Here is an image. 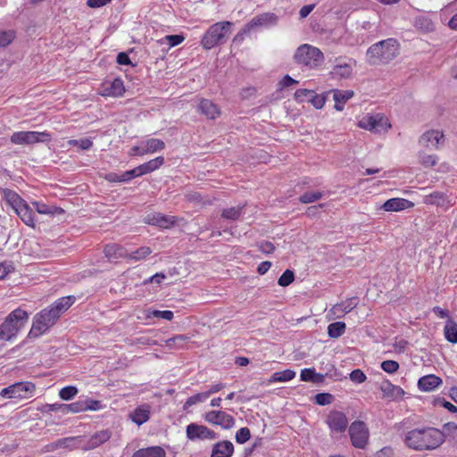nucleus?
Returning <instances> with one entry per match:
<instances>
[{
  "label": "nucleus",
  "instance_id": "obj_37",
  "mask_svg": "<svg viewBox=\"0 0 457 457\" xmlns=\"http://www.w3.org/2000/svg\"><path fill=\"white\" fill-rule=\"evenodd\" d=\"M295 377V372L292 370H285L282 371H277L272 374L270 378L268 380L270 384L275 382H287L293 379Z\"/></svg>",
  "mask_w": 457,
  "mask_h": 457
},
{
  "label": "nucleus",
  "instance_id": "obj_24",
  "mask_svg": "<svg viewBox=\"0 0 457 457\" xmlns=\"http://www.w3.org/2000/svg\"><path fill=\"white\" fill-rule=\"evenodd\" d=\"M151 407L148 404H142L136 408L129 417L138 426L145 423L150 418Z\"/></svg>",
  "mask_w": 457,
  "mask_h": 457
},
{
  "label": "nucleus",
  "instance_id": "obj_64",
  "mask_svg": "<svg viewBox=\"0 0 457 457\" xmlns=\"http://www.w3.org/2000/svg\"><path fill=\"white\" fill-rule=\"evenodd\" d=\"M437 404L442 405L445 409H447L449 411L454 413L457 412V407L453 405L452 403L445 400V399H439L437 400Z\"/></svg>",
  "mask_w": 457,
  "mask_h": 457
},
{
  "label": "nucleus",
  "instance_id": "obj_34",
  "mask_svg": "<svg viewBox=\"0 0 457 457\" xmlns=\"http://www.w3.org/2000/svg\"><path fill=\"white\" fill-rule=\"evenodd\" d=\"M137 177H139V174H138L137 169L136 167L130 170H127V171L121 173L120 175H118L116 173H110V174H108L107 179L109 181H112V182H124V181L131 180L132 179L137 178Z\"/></svg>",
  "mask_w": 457,
  "mask_h": 457
},
{
  "label": "nucleus",
  "instance_id": "obj_45",
  "mask_svg": "<svg viewBox=\"0 0 457 457\" xmlns=\"http://www.w3.org/2000/svg\"><path fill=\"white\" fill-rule=\"evenodd\" d=\"M62 407L71 412H80L87 410V401H78L70 404H63Z\"/></svg>",
  "mask_w": 457,
  "mask_h": 457
},
{
  "label": "nucleus",
  "instance_id": "obj_22",
  "mask_svg": "<svg viewBox=\"0 0 457 457\" xmlns=\"http://www.w3.org/2000/svg\"><path fill=\"white\" fill-rule=\"evenodd\" d=\"M233 453V444L230 441L223 440L213 445L211 457H231Z\"/></svg>",
  "mask_w": 457,
  "mask_h": 457
},
{
  "label": "nucleus",
  "instance_id": "obj_9",
  "mask_svg": "<svg viewBox=\"0 0 457 457\" xmlns=\"http://www.w3.org/2000/svg\"><path fill=\"white\" fill-rule=\"evenodd\" d=\"M51 139V134L47 131H18L11 136V142L15 145H32L46 142Z\"/></svg>",
  "mask_w": 457,
  "mask_h": 457
},
{
  "label": "nucleus",
  "instance_id": "obj_3",
  "mask_svg": "<svg viewBox=\"0 0 457 457\" xmlns=\"http://www.w3.org/2000/svg\"><path fill=\"white\" fill-rule=\"evenodd\" d=\"M29 320L26 311L17 308L5 318L0 325V339L4 342L11 341Z\"/></svg>",
  "mask_w": 457,
  "mask_h": 457
},
{
  "label": "nucleus",
  "instance_id": "obj_4",
  "mask_svg": "<svg viewBox=\"0 0 457 457\" xmlns=\"http://www.w3.org/2000/svg\"><path fill=\"white\" fill-rule=\"evenodd\" d=\"M397 54V41L394 38H388L372 45L367 51V57L372 64L385 63L393 60Z\"/></svg>",
  "mask_w": 457,
  "mask_h": 457
},
{
  "label": "nucleus",
  "instance_id": "obj_28",
  "mask_svg": "<svg viewBox=\"0 0 457 457\" xmlns=\"http://www.w3.org/2000/svg\"><path fill=\"white\" fill-rule=\"evenodd\" d=\"M104 253L105 257L109 260H115L119 258H127L128 253L126 249L117 244H109L104 246Z\"/></svg>",
  "mask_w": 457,
  "mask_h": 457
},
{
  "label": "nucleus",
  "instance_id": "obj_16",
  "mask_svg": "<svg viewBox=\"0 0 457 457\" xmlns=\"http://www.w3.org/2000/svg\"><path fill=\"white\" fill-rule=\"evenodd\" d=\"M328 428L334 433H343L348 426V419L345 414L339 411H332L326 420Z\"/></svg>",
  "mask_w": 457,
  "mask_h": 457
},
{
  "label": "nucleus",
  "instance_id": "obj_47",
  "mask_svg": "<svg viewBox=\"0 0 457 457\" xmlns=\"http://www.w3.org/2000/svg\"><path fill=\"white\" fill-rule=\"evenodd\" d=\"M77 394H78L77 387H75L73 386H68L60 390L59 396L62 400L69 401V400L72 399Z\"/></svg>",
  "mask_w": 457,
  "mask_h": 457
},
{
  "label": "nucleus",
  "instance_id": "obj_13",
  "mask_svg": "<svg viewBox=\"0 0 457 457\" xmlns=\"http://www.w3.org/2000/svg\"><path fill=\"white\" fill-rule=\"evenodd\" d=\"M179 218L171 215H165L161 212H153L144 218V222L161 228H170L177 224Z\"/></svg>",
  "mask_w": 457,
  "mask_h": 457
},
{
  "label": "nucleus",
  "instance_id": "obj_10",
  "mask_svg": "<svg viewBox=\"0 0 457 457\" xmlns=\"http://www.w3.org/2000/svg\"><path fill=\"white\" fill-rule=\"evenodd\" d=\"M352 445L355 448L364 449L369 441V429L363 421H353L349 427Z\"/></svg>",
  "mask_w": 457,
  "mask_h": 457
},
{
  "label": "nucleus",
  "instance_id": "obj_31",
  "mask_svg": "<svg viewBox=\"0 0 457 457\" xmlns=\"http://www.w3.org/2000/svg\"><path fill=\"white\" fill-rule=\"evenodd\" d=\"M132 457H166V453L161 446H150L137 450Z\"/></svg>",
  "mask_w": 457,
  "mask_h": 457
},
{
  "label": "nucleus",
  "instance_id": "obj_12",
  "mask_svg": "<svg viewBox=\"0 0 457 457\" xmlns=\"http://www.w3.org/2000/svg\"><path fill=\"white\" fill-rule=\"evenodd\" d=\"M187 437L191 441L195 440H213L217 438V434L204 425L190 423L186 429Z\"/></svg>",
  "mask_w": 457,
  "mask_h": 457
},
{
  "label": "nucleus",
  "instance_id": "obj_25",
  "mask_svg": "<svg viewBox=\"0 0 457 457\" xmlns=\"http://www.w3.org/2000/svg\"><path fill=\"white\" fill-rule=\"evenodd\" d=\"M184 40H185V37L183 35H167V36L156 40L155 44L159 46H163L165 44L169 45L168 48L162 50V55L161 58L164 59L167 52L169 51V49L170 47H174L176 46L180 45L181 43L184 42Z\"/></svg>",
  "mask_w": 457,
  "mask_h": 457
},
{
  "label": "nucleus",
  "instance_id": "obj_43",
  "mask_svg": "<svg viewBox=\"0 0 457 457\" xmlns=\"http://www.w3.org/2000/svg\"><path fill=\"white\" fill-rule=\"evenodd\" d=\"M243 208H244V205H237L236 207H230L228 209H224L221 216L227 220H237L242 213Z\"/></svg>",
  "mask_w": 457,
  "mask_h": 457
},
{
  "label": "nucleus",
  "instance_id": "obj_62",
  "mask_svg": "<svg viewBox=\"0 0 457 457\" xmlns=\"http://www.w3.org/2000/svg\"><path fill=\"white\" fill-rule=\"evenodd\" d=\"M298 81L291 78L289 75H286L279 82V86L281 88L287 87L291 85H296Z\"/></svg>",
  "mask_w": 457,
  "mask_h": 457
},
{
  "label": "nucleus",
  "instance_id": "obj_41",
  "mask_svg": "<svg viewBox=\"0 0 457 457\" xmlns=\"http://www.w3.org/2000/svg\"><path fill=\"white\" fill-rule=\"evenodd\" d=\"M187 337L185 335H177L165 341L166 345L170 349H179L184 346V344L187 340Z\"/></svg>",
  "mask_w": 457,
  "mask_h": 457
},
{
  "label": "nucleus",
  "instance_id": "obj_19",
  "mask_svg": "<svg viewBox=\"0 0 457 457\" xmlns=\"http://www.w3.org/2000/svg\"><path fill=\"white\" fill-rule=\"evenodd\" d=\"M441 140H444L443 132L432 129L427 131L420 137V144L428 148H436Z\"/></svg>",
  "mask_w": 457,
  "mask_h": 457
},
{
  "label": "nucleus",
  "instance_id": "obj_21",
  "mask_svg": "<svg viewBox=\"0 0 457 457\" xmlns=\"http://www.w3.org/2000/svg\"><path fill=\"white\" fill-rule=\"evenodd\" d=\"M198 111L210 120H214L220 115L219 106L209 99H202L200 101Z\"/></svg>",
  "mask_w": 457,
  "mask_h": 457
},
{
  "label": "nucleus",
  "instance_id": "obj_33",
  "mask_svg": "<svg viewBox=\"0 0 457 457\" xmlns=\"http://www.w3.org/2000/svg\"><path fill=\"white\" fill-rule=\"evenodd\" d=\"M356 62L353 61L349 63L337 64L333 67L332 74L335 77L341 79H347L353 73V65H355Z\"/></svg>",
  "mask_w": 457,
  "mask_h": 457
},
{
  "label": "nucleus",
  "instance_id": "obj_49",
  "mask_svg": "<svg viewBox=\"0 0 457 457\" xmlns=\"http://www.w3.org/2000/svg\"><path fill=\"white\" fill-rule=\"evenodd\" d=\"M313 94V90L300 88L297 89L294 94V98L297 103H303L305 100L310 99V96Z\"/></svg>",
  "mask_w": 457,
  "mask_h": 457
},
{
  "label": "nucleus",
  "instance_id": "obj_61",
  "mask_svg": "<svg viewBox=\"0 0 457 457\" xmlns=\"http://www.w3.org/2000/svg\"><path fill=\"white\" fill-rule=\"evenodd\" d=\"M14 270V267L11 262L0 263V279H3L8 273Z\"/></svg>",
  "mask_w": 457,
  "mask_h": 457
},
{
  "label": "nucleus",
  "instance_id": "obj_17",
  "mask_svg": "<svg viewBox=\"0 0 457 457\" xmlns=\"http://www.w3.org/2000/svg\"><path fill=\"white\" fill-rule=\"evenodd\" d=\"M277 21V17L274 13H262L253 17L249 22L245 25V31H252L256 28L273 24Z\"/></svg>",
  "mask_w": 457,
  "mask_h": 457
},
{
  "label": "nucleus",
  "instance_id": "obj_48",
  "mask_svg": "<svg viewBox=\"0 0 457 457\" xmlns=\"http://www.w3.org/2000/svg\"><path fill=\"white\" fill-rule=\"evenodd\" d=\"M295 279V274L290 270H286L283 274L279 277L278 284L281 287L289 286Z\"/></svg>",
  "mask_w": 457,
  "mask_h": 457
},
{
  "label": "nucleus",
  "instance_id": "obj_42",
  "mask_svg": "<svg viewBox=\"0 0 457 457\" xmlns=\"http://www.w3.org/2000/svg\"><path fill=\"white\" fill-rule=\"evenodd\" d=\"M208 398H209V396H208V394H206V392H203V393H199L195 395H192V396L188 397L187 400L186 401V403H184L183 410L187 411L189 407H191L196 403H203Z\"/></svg>",
  "mask_w": 457,
  "mask_h": 457
},
{
  "label": "nucleus",
  "instance_id": "obj_55",
  "mask_svg": "<svg viewBox=\"0 0 457 457\" xmlns=\"http://www.w3.org/2000/svg\"><path fill=\"white\" fill-rule=\"evenodd\" d=\"M324 196H326L324 191H312L304 193L302 196H300L299 200H320Z\"/></svg>",
  "mask_w": 457,
  "mask_h": 457
},
{
  "label": "nucleus",
  "instance_id": "obj_14",
  "mask_svg": "<svg viewBox=\"0 0 457 457\" xmlns=\"http://www.w3.org/2000/svg\"><path fill=\"white\" fill-rule=\"evenodd\" d=\"M125 92L123 80L120 78H115L112 80L104 81L99 88V95L102 96L119 97Z\"/></svg>",
  "mask_w": 457,
  "mask_h": 457
},
{
  "label": "nucleus",
  "instance_id": "obj_15",
  "mask_svg": "<svg viewBox=\"0 0 457 457\" xmlns=\"http://www.w3.org/2000/svg\"><path fill=\"white\" fill-rule=\"evenodd\" d=\"M204 420L214 425L220 426L224 429H229L235 425V419L222 411H211L205 413Z\"/></svg>",
  "mask_w": 457,
  "mask_h": 457
},
{
  "label": "nucleus",
  "instance_id": "obj_5",
  "mask_svg": "<svg viewBox=\"0 0 457 457\" xmlns=\"http://www.w3.org/2000/svg\"><path fill=\"white\" fill-rule=\"evenodd\" d=\"M232 25L233 23L230 21H219L210 26L202 37V46L210 50L218 45L223 44L231 33Z\"/></svg>",
  "mask_w": 457,
  "mask_h": 457
},
{
  "label": "nucleus",
  "instance_id": "obj_40",
  "mask_svg": "<svg viewBox=\"0 0 457 457\" xmlns=\"http://www.w3.org/2000/svg\"><path fill=\"white\" fill-rule=\"evenodd\" d=\"M301 379L303 381L320 382L323 379V375L316 373L314 370L303 369L301 371Z\"/></svg>",
  "mask_w": 457,
  "mask_h": 457
},
{
  "label": "nucleus",
  "instance_id": "obj_20",
  "mask_svg": "<svg viewBox=\"0 0 457 457\" xmlns=\"http://www.w3.org/2000/svg\"><path fill=\"white\" fill-rule=\"evenodd\" d=\"M358 304V300L355 297L347 299L346 301H344L340 303L335 304L331 310L330 312L336 317V318H342L346 313L350 312L352 310H353Z\"/></svg>",
  "mask_w": 457,
  "mask_h": 457
},
{
  "label": "nucleus",
  "instance_id": "obj_27",
  "mask_svg": "<svg viewBox=\"0 0 457 457\" xmlns=\"http://www.w3.org/2000/svg\"><path fill=\"white\" fill-rule=\"evenodd\" d=\"M441 383L442 379L436 375H427L419 379L418 387L421 391L428 392L437 387Z\"/></svg>",
  "mask_w": 457,
  "mask_h": 457
},
{
  "label": "nucleus",
  "instance_id": "obj_51",
  "mask_svg": "<svg viewBox=\"0 0 457 457\" xmlns=\"http://www.w3.org/2000/svg\"><path fill=\"white\" fill-rule=\"evenodd\" d=\"M309 102L316 109H321L326 103V97L322 95L315 94V92L313 91V94L310 96Z\"/></svg>",
  "mask_w": 457,
  "mask_h": 457
},
{
  "label": "nucleus",
  "instance_id": "obj_18",
  "mask_svg": "<svg viewBox=\"0 0 457 457\" xmlns=\"http://www.w3.org/2000/svg\"><path fill=\"white\" fill-rule=\"evenodd\" d=\"M111 438V432L109 430H101L95 433L89 437L85 445L81 446L84 451L93 450Z\"/></svg>",
  "mask_w": 457,
  "mask_h": 457
},
{
  "label": "nucleus",
  "instance_id": "obj_38",
  "mask_svg": "<svg viewBox=\"0 0 457 457\" xmlns=\"http://www.w3.org/2000/svg\"><path fill=\"white\" fill-rule=\"evenodd\" d=\"M345 331V323L342 321H337L331 323L328 327V335L331 338H338Z\"/></svg>",
  "mask_w": 457,
  "mask_h": 457
},
{
  "label": "nucleus",
  "instance_id": "obj_7",
  "mask_svg": "<svg viewBox=\"0 0 457 457\" xmlns=\"http://www.w3.org/2000/svg\"><path fill=\"white\" fill-rule=\"evenodd\" d=\"M357 126L373 133H386L391 128V123L383 113H367L359 120Z\"/></svg>",
  "mask_w": 457,
  "mask_h": 457
},
{
  "label": "nucleus",
  "instance_id": "obj_6",
  "mask_svg": "<svg viewBox=\"0 0 457 457\" xmlns=\"http://www.w3.org/2000/svg\"><path fill=\"white\" fill-rule=\"evenodd\" d=\"M295 62L300 65L314 69L324 62L323 53L316 46L309 44L301 45L294 55Z\"/></svg>",
  "mask_w": 457,
  "mask_h": 457
},
{
  "label": "nucleus",
  "instance_id": "obj_30",
  "mask_svg": "<svg viewBox=\"0 0 457 457\" xmlns=\"http://www.w3.org/2000/svg\"><path fill=\"white\" fill-rule=\"evenodd\" d=\"M80 436H71V437H64L58 439L57 441L50 444L47 445V448L49 451H54L57 448H68V449H73L75 447H78L76 445L77 441H81Z\"/></svg>",
  "mask_w": 457,
  "mask_h": 457
},
{
  "label": "nucleus",
  "instance_id": "obj_56",
  "mask_svg": "<svg viewBox=\"0 0 457 457\" xmlns=\"http://www.w3.org/2000/svg\"><path fill=\"white\" fill-rule=\"evenodd\" d=\"M71 145H78L83 150H87L93 145V142L89 138H82L79 140L71 139L69 141Z\"/></svg>",
  "mask_w": 457,
  "mask_h": 457
},
{
  "label": "nucleus",
  "instance_id": "obj_2",
  "mask_svg": "<svg viewBox=\"0 0 457 457\" xmlns=\"http://www.w3.org/2000/svg\"><path fill=\"white\" fill-rule=\"evenodd\" d=\"M74 296H66L57 299L49 307L43 309L33 318L29 337H38L53 327L61 314L65 312L74 303Z\"/></svg>",
  "mask_w": 457,
  "mask_h": 457
},
{
  "label": "nucleus",
  "instance_id": "obj_59",
  "mask_svg": "<svg viewBox=\"0 0 457 457\" xmlns=\"http://www.w3.org/2000/svg\"><path fill=\"white\" fill-rule=\"evenodd\" d=\"M442 431L445 433V437L450 435H452L453 437H457V425L453 422L445 423L443 426Z\"/></svg>",
  "mask_w": 457,
  "mask_h": 457
},
{
  "label": "nucleus",
  "instance_id": "obj_54",
  "mask_svg": "<svg viewBox=\"0 0 457 457\" xmlns=\"http://www.w3.org/2000/svg\"><path fill=\"white\" fill-rule=\"evenodd\" d=\"M333 395L328 393H320L316 395L315 402L319 405H327L332 403Z\"/></svg>",
  "mask_w": 457,
  "mask_h": 457
},
{
  "label": "nucleus",
  "instance_id": "obj_53",
  "mask_svg": "<svg viewBox=\"0 0 457 457\" xmlns=\"http://www.w3.org/2000/svg\"><path fill=\"white\" fill-rule=\"evenodd\" d=\"M14 38L13 31H0V47L8 46Z\"/></svg>",
  "mask_w": 457,
  "mask_h": 457
},
{
  "label": "nucleus",
  "instance_id": "obj_26",
  "mask_svg": "<svg viewBox=\"0 0 457 457\" xmlns=\"http://www.w3.org/2000/svg\"><path fill=\"white\" fill-rule=\"evenodd\" d=\"M32 205L37 209V212L41 214H47L50 216H56L64 213V210L54 204H50L46 202H31Z\"/></svg>",
  "mask_w": 457,
  "mask_h": 457
},
{
  "label": "nucleus",
  "instance_id": "obj_32",
  "mask_svg": "<svg viewBox=\"0 0 457 457\" xmlns=\"http://www.w3.org/2000/svg\"><path fill=\"white\" fill-rule=\"evenodd\" d=\"M144 149L140 152L142 154H153L162 151L165 148V144L158 138H150L143 142Z\"/></svg>",
  "mask_w": 457,
  "mask_h": 457
},
{
  "label": "nucleus",
  "instance_id": "obj_11",
  "mask_svg": "<svg viewBox=\"0 0 457 457\" xmlns=\"http://www.w3.org/2000/svg\"><path fill=\"white\" fill-rule=\"evenodd\" d=\"M6 209L8 212L12 211L17 214L22 221L29 225L34 224V212L33 209L27 204V202H5Z\"/></svg>",
  "mask_w": 457,
  "mask_h": 457
},
{
  "label": "nucleus",
  "instance_id": "obj_60",
  "mask_svg": "<svg viewBox=\"0 0 457 457\" xmlns=\"http://www.w3.org/2000/svg\"><path fill=\"white\" fill-rule=\"evenodd\" d=\"M149 168L150 172L159 169L164 163V158L162 156H158L154 159L150 160L146 162Z\"/></svg>",
  "mask_w": 457,
  "mask_h": 457
},
{
  "label": "nucleus",
  "instance_id": "obj_63",
  "mask_svg": "<svg viewBox=\"0 0 457 457\" xmlns=\"http://www.w3.org/2000/svg\"><path fill=\"white\" fill-rule=\"evenodd\" d=\"M112 0H87V4L90 8H99L111 3Z\"/></svg>",
  "mask_w": 457,
  "mask_h": 457
},
{
  "label": "nucleus",
  "instance_id": "obj_58",
  "mask_svg": "<svg viewBox=\"0 0 457 457\" xmlns=\"http://www.w3.org/2000/svg\"><path fill=\"white\" fill-rule=\"evenodd\" d=\"M367 377L364 372L359 369L353 370L350 373V379L355 383H362L366 380Z\"/></svg>",
  "mask_w": 457,
  "mask_h": 457
},
{
  "label": "nucleus",
  "instance_id": "obj_39",
  "mask_svg": "<svg viewBox=\"0 0 457 457\" xmlns=\"http://www.w3.org/2000/svg\"><path fill=\"white\" fill-rule=\"evenodd\" d=\"M173 317L174 314L171 311H158L152 309H148L145 311V319L158 318L166 320H171Z\"/></svg>",
  "mask_w": 457,
  "mask_h": 457
},
{
  "label": "nucleus",
  "instance_id": "obj_35",
  "mask_svg": "<svg viewBox=\"0 0 457 457\" xmlns=\"http://www.w3.org/2000/svg\"><path fill=\"white\" fill-rule=\"evenodd\" d=\"M444 334L446 340L450 343H457V323L451 318L446 321L444 328Z\"/></svg>",
  "mask_w": 457,
  "mask_h": 457
},
{
  "label": "nucleus",
  "instance_id": "obj_57",
  "mask_svg": "<svg viewBox=\"0 0 457 457\" xmlns=\"http://www.w3.org/2000/svg\"><path fill=\"white\" fill-rule=\"evenodd\" d=\"M258 249L263 253H271L275 250V246L271 242L261 241L256 244Z\"/></svg>",
  "mask_w": 457,
  "mask_h": 457
},
{
  "label": "nucleus",
  "instance_id": "obj_8",
  "mask_svg": "<svg viewBox=\"0 0 457 457\" xmlns=\"http://www.w3.org/2000/svg\"><path fill=\"white\" fill-rule=\"evenodd\" d=\"M36 386L32 382H18L0 391V395L10 399H28L33 396Z\"/></svg>",
  "mask_w": 457,
  "mask_h": 457
},
{
  "label": "nucleus",
  "instance_id": "obj_23",
  "mask_svg": "<svg viewBox=\"0 0 457 457\" xmlns=\"http://www.w3.org/2000/svg\"><path fill=\"white\" fill-rule=\"evenodd\" d=\"M354 96L353 90H340L334 89L333 90V99L335 101V109L337 111H343L345 108V104L347 101L352 99Z\"/></svg>",
  "mask_w": 457,
  "mask_h": 457
},
{
  "label": "nucleus",
  "instance_id": "obj_36",
  "mask_svg": "<svg viewBox=\"0 0 457 457\" xmlns=\"http://www.w3.org/2000/svg\"><path fill=\"white\" fill-rule=\"evenodd\" d=\"M413 205V202H384L379 209L386 212H399Z\"/></svg>",
  "mask_w": 457,
  "mask_h": 457
},
{
  "label": "nucleus",
  "instance_id": "obj_46",
  "mask_svg": "<svg viewBox=\"0 0 457 457\" xmlns=\"http://www.w3.org/2000/svg\"><path fill=\"white\" fill-rule=\"evenodd\" d=\"M420 163L425 168L434 167L438 161L436 155L434 154H420Z\"/></svg>",
  "mask_w": 457,
  "mask_h": 457
},
{
  "label": "nucleus",
  "instance_id": "obj_1",
  "mask_svg": "<svg viewBox=\"0 0 457 457\" xmlns=\"http://www.w3.org/2000/svg\"><path fill=\"white\" fill-rule=\"evenodd\" d=\"M406 447L418 451H433L445 441V435L438 428L424 427L407 431L403 437Z\"/></svg>",
  "mask_w": 457,
  "mask_h": 457
},
{
  "label": "nucleus",
  "instance_id": "obj_50",
  "mask_svg": "<svg viewBox=\"0 0 457 457\" xmlns=\"http://www.w3.org/2000/svg\"><path fill=\"white\" fill-rule=\"evenodd\" d=\"M251 437V432L248 428H241L236 433V441L238 444H244L247 442Z\"/></svg>",
  "mask_w": 457,
  "mask_h": 457
},
{
  "label": "nucleus",
  "instance_id": "obj_44",
  "mask_svg": "<svg viewBox=\"0 0 457 457\" xmlns=\"http://www.w3.org/2000/svg\"><path fill=\"white\" fill-rule=\"evenodd\" d=\"M151 253H152V250L150 247L143 246V247H140L137 250L132 252L131 253H128L127 258H129V259H132L135 261H140V260L145 259Z\"/></svg>",
  "mask_w": 457,
  "mask_h": 457
},
{
  "label": "nucleus",
  "instance_id": "obj_29",
  "mask_svg": "<svg viewBox=\"0 0 457 457\" xmlns=\"http://www.w3.org/2000/svg\"><path fill=\"white\" fill-rule=\"evenodd\" d=\"M380 390L383 392L384 396L393 399L400 398L404 394V391L400 386L393 385L388 380L381 383Z\"/></svg>",
  "mask_w": 457,
  "mask_h": 457
},
{
  "label": "nucleus",
  "instance_id": "obj_52",
  "mask_svg": "<svg viewBox=\"0 0 457 457\" xmlns=\"http://www.w3.org/2000/svg\"><path fill=\"white\" fill-rule=\"evenodd\" d=\"M381 368L385 372L392 374L398 370L399 363L395 361L387 360L382 361Z\"/></svg>",
  "mask_w": 457,
  "mask_h": 457
}]
</instances>
